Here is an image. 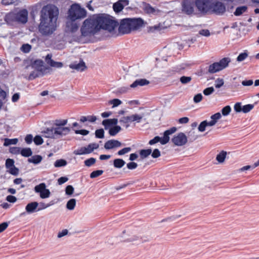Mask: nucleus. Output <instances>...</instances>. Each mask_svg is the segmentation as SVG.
<instances>
[{"mask_svg": "<svg viewBox=\"0 0 259 259\" xmlns=\"http://www.w3.org/2000/svg\"><path fill=\"white\" fill-rule=\"evenodd\" d=\"M247 10V7L246 6H242L237 7L235 11L234 12V15L236 16H239L244 13L246 12Z\"/></svg>", "mask_w": 259, "mask_h": 259, "instance_id": "nucleus-25", "label": "nucleus"}, {"mask_svg": "<svg viewBox=\"0 0 259 259\" xmlns=\"http://www.w3.org/2000/svg\"><path fill=\"white\" fill-rule=\"evenodd\" d=\"M161 138L159 137V136H156L154 138V139L151 140L149 142V144L152 145H154L158 142L161 143Z\"/></svg>", "mask_w": 259, "mask_h": 259, "instance_id": "nucleus-59", "label": "nucleus"}, {"mask_svg": "<svg viewBox=\"0 0 259 259\" xmlns=\"http://www.w3.org/2000/svg\"><path fill=\"white\" fill-rule=\"evenodd\" d=\"M206 126V120H204L200 123V124L198 126V129L199 132H203L205 130V128Z\"/></svg>", "mask_w": 259, "mask_h": 259, "instance_id": "nucleus-54", "label": "nucleus"}, {"mask_svg": "<svg viewBox=\"0 0 259 259\" xmlns=\"http://www.w3.org/2000/svg\"><path fill=\"white\" fill-rule=\"evenodd\" d=\"M248 56V54L246 52H244L240 54L237 58V61L241 62L244 60Z\"/></svg>", "mask_w": 259, "mask_h": 259, "instance_id": "nucleus-49", "label": "nucleus"}, {"mask_svg": "<svg viewBox=\"0 0 259 259\" xmlns=\"http://www.w3.org/2000/svg\"><path fill=\"white\" fill-rule=\"evenodd\" d=\"M39 204L36 201L29 203L25 207V209L28 213H32L37 211V208Z\"/></svg>", "mask_w": 259, "mask_h": 259, "instance_id": "nucleus-20", "label": "nucleus"}, {"mask_svg": "<svg viewBox=\"0 0 259 259\" xmlns=\"http://www.w3.org/2000/svg\"><path fill=\"white\" fill-rule=\"evenodd\" d=\"M121 130V128L120 126L116 125L109 128V134L111 136H114L117 134Z\"/></svg>", "mask_w": 259, "mask_h": 259, "instance_id": "nucleus-29", "label": "nucleus"}, {"mask_svg": "<svg viewBox=\"0 0 259 259\" xmlns=\"http://www.w3.org/2000/svg\"><path fill=\"white\" fill-rule=\"evenodd\" d=\"M67 161L63 159L57 160L54 163V166L56 167H59L61 166H64L67 164Z\"/></svg>", "mask_w": 259, "mask_h": 259, "instance_id": "nucleus-36", "label": "nucleus"}, {"mask_svg": "<svg viewBox=\"0 0 259 259\" xmlns=\"http://www.w3.org/2000/svg\"><path fill=\"white\" fill-rule=\"evenodd\" d=\"M46 189V185L45 183H42L40 184L36 185L34 187V191L36 193H41L45 189Z\"/></svg>", "mask_w": 259, "mask_h": 259, "instance_id": "nucleus-35", "label": "nucleus"}, {"mask_svg": "<svg viewBox=\"0 0 259 259\" xmlns=\"http://www.w3.org/2000/svg\"><path fill=\"white\" fill-rule=\"evenodd\" d=\"M103 170H97L93 171L91 174H90V178H97L101 175H102L103 173Z\"/></svg>", "mask_w": 259, "mask_h": 259, "instance_id": "nucleus-43", "label": "nucleus"}, {"mask_svg": "<svg viewBox=\"0 0 259 259\" xmlns=\"http://www.w3.org/2000/svg\"><path fill=\"white\" fill-rule=\"evenodd\" d=\"M132 117L133 119V122L136 121L137 122H140L143 117V115L142 114H132Z\"/></svg>", "mask_w": 259, "mask_h": 259, "instance_id": "nucleus-47", "label": "nucleus"}, {"mask_svg": "<svg viewBox=\"0 0 259 259\" xmlns=\"http://www.w3.org/2000/svg\"><path fill=\"white\" fill-rule=\"evenodd\" d=\"M175 145L181 146L187 142V138L183 133H180L175 136L171 140Z\"/></svg>", "mask_w": 259, "mask_h": 259, "instance_id": "nucleus-13", "label": "nucleus"}, {"mask_svg": "<svg viewBox=\"0 0 259 259\" xmlns=\"http://www.w3.org/2000/svg\"><path fill=\"white\" fill-rule=\"evenodd\" d=\"M42 157L40 155H36L32 156L30 158L28 159L30 163H33L35 164L39 163L42 160Z\"/></svg>", "mask_w": 259, "mask_h": 259, "instance_id": "nucleus-26", "label": "nucleus"}, {"mask_svg": "<svg viewBox=\"0 0 259 259\" xmlns=\"http://www.w3.org/2000/svg\"><path fill=\"white\" fill-rule=\"evenodd\" d=\"M121 143L118 140H110L107 141L104 144V148L107 150L118 148L121 146Z\"/></svg>", "mask_w": 259, "mask_h": 259, "instance_id": "nucleus-17", "label": "nucleus"}, {"mask_svg": "<svg viewBox=\"0 0 259 259\" xmlns=\"http://www.w3.org/2000/svg\"><path fill=\"white\" fill-rule=\"evenodd\" d=\"M231 111V108L230 106H226L224 107L222 110V114L224 116H227L230 114Z\"/></svg>", "mask_w": 259, "mask_h": 259, "instance_id": "nucleus-50", "label": "nucleus"}, {"mask_svg": "<svg viewBox=\"0 0 259 259\" xmlns=\"http://www.w3.org/2000/svg\"><path fill=\"white\" fill-rule=\"evenodd\" d=\"M234 110L237 112H243V106H241L240 103H237L234 105Z\"/></svg>", "mask_w": 259, "mask_h": 259, "instance_id": "nucleus-64", "label": "nucleus"}, {"mask_svg": "<svg viewBox=\"0 0 259 259\" xmlns=\"http://www.w3.org/2000/svg\"><path fill=\"white\" fill-rule=\"evenodd\" d=\"M95 136L97 138L103 139L104 138V131L103 128L97 130L95 132Z\"/></svg>", "mask_w": 259, "mask_h": 259, "instance_id": "nucleus-42", "label": "nucleus"}, {"mask_svg": "<svg viewBox=\"0 0 259 259\" xmlns=\"http://www.w3.org/2000/svg\"><path fill=\"white\" fill-rule=\"evenodd\" d=\"M145 11L149 14H152L155 12V9L150 5L147 4L145 7Z\"/></svg>", "mask_w": 259, "mask_h": 259, "instance_id": "nucleus-61", "label": "nucleus"}, {"mask_svg": "<svg viewBox=\"0 0 259 259\" xmlns=\"http://www.w3.org/2000/svg\"><path fill=\"white\" fill-rule=\"evenodd\" d=\"M96 16L100 29L102 28L111 32L118 25V22L112 20L109 15L101 14Z\"/></svg>", "mask_w": 259, "mask_h": 259, "instance_id": "nucleus-6", "label": "nucleus"}, {"mask_svg": "<svg viewBox=\"0 0 259 259\" xmlns=\"http://www.w3.org/2000/svg\"><path fill=\"white\" fill-rule=\"evenodd\" d=\"M31 49V46L29 44H24L21 48V50L24 53H28Z\"/></svg>", "mask_w": 259, "mask_h": 259, "instance_id": "nucleus-52", "label": "nucleus"}, {"mask_svg": "<svg viewBox=\"0 0 259 259\" xmlns=\"http://www.w3.org/2000/svg\"><path fill=\"white\" fill-rule=\"evenodd\" d=\"M33 141L36 145H41L44 142L43 139L39 136H36L33 139Z\"/></svg>", "mask_w": 259, "mask_h": 259, "instance_id": "nucleus-51", "label": "nucleus"}, {"mask_svg": "<svg viewBox=\"0 0 259 259\" xmlns=\"http://www.w3.org/2000/svg\"><path fill=\"white\" fill-rule=\"evenodd\" d=\"M192 80V77L191 76H183L180 77V81L182 84H187L189 83Z\"/></svg>", "mask_w": 259, "mask_h": 259, "instance_id": "nucleus-41", "label": "nucleus"}, {"mask_svg": "<svg viewBox=\"0 0 259 259\" xmlns=\"http://www.w3.org/2000/svg\"><path fill=\"white\" fill-rule=\"evenodd\" d=\"M227 152L222 151L219 154L217 155L216 159L219 163H223L226 157Z\"/></svg>", "mask_w": 259, "mask_h": 259, "instance_id": "nucleus-31", "label": "nucleus"}, {"mask_svg": "<svg viewBox=\"0 0 259 259\" xmlns=\"http://www.w3.org/2000/svg\"><path fill=\"white\" fill-rule=\"evenodd\" d=\"M199 34L208 37L210 35V33L208 29H201L199 31Z\"/></svg>", "mask_w": 259, "mask_h": 259, "instance_id": "nucleus-63", "label": "nucleus"}, {"mask_svg": "<svg viewBox=\"0 0 259 259\" xmlns=\"http://www.w3.org/2000/svg\"><path fill=\"white\" fill-rule=\"evenodd\" d=\"M144 21L141 18H125L121 20L118 28L119 33L121 34L130 33L132 31L136 30L142 27Z\"/></svg>", "mask_w": 259, "mask_h": 259, "instance_id": "nucleus-2", "label": "nucleus"}, {"mask_svg": "<svg viewBox=\"0 0 259 259\" xmlns=\"http://www.w3.org/2000/svg\"><path fill=\"white\" fill-rule=\"evenodd\" d=\"M97 16H93L85 19L80 28V32L83 36H88L95 34L100 30V26Z\"/></svg>", "mask_w": 259, "mask_h": 259, "instance_id": "nucleus-3", "label": "nucleus"}, {"mask_svg": "<svg viewBox=\"0 0 259 259\" xmlns=\"http://www.w3.org/2000/svg\"><path fill=\"white\" fill-rule=\"evenodd\" d=\"M254 107L253 104H247L243 106V112L246 113L251 111Z\"/></svg>", "mask_w": 259, "mask_h": 259, "instance_id": "nucleus-44", "label": "nucleus"}, {"mask_svg": "<svg viewBox=\"0 0 259 259\" xmlns=\"http://www.w3.org/2000/svg\"><path fill=\"white\" fill-rule=\"evenodd\" d=\"M59 11L57 7L53 5H47L40 11V21L56 23Z\"/></svg>", "mask_w": 259, "mask_h": 259, "instance_id": "nucleus-4", "label": "nucleus"}, {"mask_svg": "<svg viewBox=\"0 0 259 259\" xmlns=\"http://www.w3.org/2000/svg\"><path fill=\"white\" fill-rule=\"evenodd\" d=\"M51 54H48L46 57V61L48 64L52 67L60 68L63 67V63L60 62H56L52 60Z\"/></svg>", "mask_w": 259, "mask_h": 259, "instance_id": "nucleus-18", "label": "nucleus"}, {"mask_svg": "<svg viewBox=\"0 0 259 259\" xmlns=\"http://www.w3.org/2000/svg\"><path fill=\"white\" fill-rule=\"evenodd\" d=\"M74 192V188L71 185H68L66 187L65 193L68 195H71Z\"/></svg>", "mask_w": 259, "mask_h": 259, "instance_id": "nucleus-53", "label": "nucleus"}, {"mask_svg": "<svg viewBox=\"0 0 259 259\" xmlns=\"http://www.w3.org/2000/svg\"><path fill=\"white\" fill-rule=\"evenodd\" d=\"M67 122V119H57L51 128H47L42 133L46 138L60 139L68 135L71 131L70 127L65 126Z\"/></svg>", "mask_w": 259, "mask_h": 259, "instance_id": "nucleus-1", "label": "nucleus"}, {"mask_svg": "<svg viewBox=\"0 0 259 259\" xmlns=\"http://www.w3.org/2000/svg\"><path fill=\"white\" fill-rule=\"evenodd\" d=\"M211 8L213 12L218 15H223L226 11V6L221 2H217L213 5L211 4Z\"/></svg>", "mask_w": 259, "mask_h": 259, "instance_id": "nucleus-14", "label": "nucleus"}, {"mask_svg": "<svg viewBox=\"0 0 259 259\" xmlns=\"http://www.w3.org/2000/svg\"><path fill=\"white\" fill-rule=\"evenodd\" d=\"M99 148V145L96 143H91L87 147H82L74 151L75 155H83L92 153L95 149Z\"/></svg>", "mask_w": 259, "mask_h": 259, "instance_id": "nucleus-12", "label": "nucleus"}, {"mask_svg": "<svg viewBox=\"0 0 259 259\" xmlns=\"http://www.w3.org/2000/svg\"><path fill=\"white\" fill-rule=\"evenodd\" d=\"M78 27L79 24L76 21L68 20L66 22V29L68 32H75L78 30Z\"/></svg>", "mask_w": 259, "mask_h": 259, "instance_id": "nucleus-16", "label": "nucleus"}, {"mask_svg": "<svg viewBox=\"0 0 259 259\" xmlns=\"http://www.w3.org/2000/svg\"><path fill=\"white\" fill-rule=\"evenodd\" d=\"M258 166H259V159L256 162H255L252 166H250V165L244 166L241 167L240 169H239V171H244V170H247L249 169L250 168H254L255 167H256Z\"/></svg>", "mask_w": 259, "mask_h": 259, "instance_id": "nucleus-37", "label": "nucleus"}, {"mask_svg": "<svg viewBox=\"0 0 259 259\" xmlns=\"http://www.w3.org/2000/svg\"><path fill=\"white\" fill-rule=\"evenodd\" d=\"M69 67L77 71H83L87 68L85 63L82 60L80 61L78 63L74 62L70 64Z\"/></svg>", "mask_w": 259, "mask_h": 259, "instance_id": "nucleus-19", "label": "nucleus"}, {"mask_svg": "<svg viewBox=\"0 0 259 259\" xmlns=\"http://www.w3.org/2000/svg\"><path fill=\"white\" fill-rule=\"evenodd\" d=\"M97 119L96 116L94 115L82 116L80 117L79 121L82 123H84L87 121L94 122L97 120Z\"/></svg>", "mask_w": 259, "mask_h": 259, "instance_id": "nucleus-23", "label": "nucleus"}, {"mask_svg": "<svg viewBox=\"0 0 259 259\" xmlns=\"http://www.w3.org/2000/svg\"><path fill=\"white\" fill-rule=\"evenodd\" d=\"M126 166L128 169L133 170L136 169L137 167L138 164L137 163L132 161L128 163L126 165Z\"/></svg>", "mask_w": 259, "mask_h": 259, "instance_id": "nucleus-62", "label": "nucleus"}, {"mask_svg": "<svg viewBox=\"0 0 259 259\" xmlns=\"http://www.w3.org/2000/svg\"><path fill=\"white\" fill-rule=\"evenodd\" d=\"M182 11L187 15H191L194 12V4L190 1H185L183 3Z\"/></svg>", "mask_w": 259, "mask_h": 259, "instance_id": "nucleus-15", "label": "nucleus"}, {"mask_svg": "<svg viewBox=\"0 0 259 259\" xmlns=\"http://www.w3.org/2000/svg\"><path fill=\"white\" fill-rule=\"evenodd\" d=\"M231 62V59L229 58H224L221 59L219 62V64L222 69L225 68L228 66L229 63Z\"/></svg>", "mask_w": 259, "mask_h": 259, "instance_id": "nucleus-27", "label": "nucleus"}, {"mask_svg": "<svg viewBox=\"0 0 259 259\" xmlns=\"http://www.w3.org/2000/svg\"><path fill=\"white\" fill-rule=\"evenodd\" d=\"M76 205V199L74 198L70 199L68 201L66 204V208L70 210L74 209Z\"/></svg>", "mask_w": 259, "mask_h": 259, "instance_id": "nucleus-32", "label": "nucleus"}, {"mask_svg": "<svg viewBox=\"0 0 259 259\" xmlns=\"http://www.w3.org/2000/svg\"><path fill=\"white\" fill-rule=\"evenodd\" d=\"M222 116L220 113L218 112L211 116L210 118L216 123L219 119L221 118Z\"/></svg>", "mask_w": 259, "mask_h": 259, "instance_id": "nucleus-55", "label": "nucleus"}, {"mask_svg": "<svg viewBox=\"0 0 259 259\" xmlns=\"http://www.w3.org/2000/svg\"><path fill=\"white\" fill-rule=\"evenodd\" d=\"M18 142V139L15 138V139H8V138H5L4 139V146H9L11 145H16L17 144Z\"/></svg>", "mask_w": 259, "mask_h": 259, "instance_id": "nucleus-30", "label": "nucleus"}, {"mask_svg": "<svg viewBox=\"0 0 259 259\" xmlns=\"http://www.w3.org/2000/svg\"><path fill=\"white\" fill-rule=\"evenodd\" d=\"M122 3H124L125 5L128 4V1L123 0V1H119L116 3H114L113 6V8L114 11L116 13H119L121 11L123 8L124 6L122 4Z\"/></svg>", "mask_w": 259, "mask_h": 259, "instance_id": "nucleus-22", "label": "nucleus"}, {"mask_svg": "<svg viewBox=\"0 0 259 259\" xmlns=\"http://www.w3.org/2000/svg\"><path fill=\"white\" fill-rule=\"evenodd\" d=\"M28 11L26 9L19 11L17 13H10L6 16V21H15L18 23L25 24L28 21Z\"/></svg>", "mask_w": 259, "mask_h": 259, "instance_id": "nucleus-8", "label": "nucleus"}, {"mask_svg": "<svg viewBox=\"0 0 259 259\" xmlns=\"http://www.w3.org/2000/svg\"><path fill=\"white\" fill-rule=\"evenodd\" d=\"M87 11L77 4L71 5L68 12L67 19L76 21L87 16Z\"/></svg>", "mask_w": 259, "mask_h": 259, "instance_id": "nucleus-7", "label": "nucleus"}, {"mask_svg": "<svg viewBox=\"0 0 259 259\" xmlns=\"http://www.w3.org/2000/svg\"><path fill=\"white\" fill-rule=\"evenodd\" d=\"M149 83L150 82L146 79H139L136 80L132 84H131L130 87L132 88H135L138 86L142 87L148 85Z\"/></svg>", "mask_w": 259, "mask_h": 259, "instance_id": "nucleus-21", "label": "nucleus"}, {"mask_svg": "<svg viewBox=\"0 0 259 259\" xmlns=\"http://www.w3.org/2000/svg\"><path fill=\"white\" fill-rule=\"evenodd\" d=\"M168 133L166 132V131H165L164 133V135L163 138H161V144L162 145H165L166 143H167L169 142V137Z\"/></svg>", "mask_w": 259, "mask_h": 259, "instance_id": "nucleus-39", "label": "nucleus"}, {"mask_svg": "<svg viewBox=\"0 0 259 259\" xmlns=\"http://www.w3.org/2000/svg\"><path fill=\"white\" fill-rule=\"evenodd\" d=\"M32 154V152L30 148H23L21 150V154L24 157H29Z\"/></svg>", "mask_w": 259, "mask_h": 259, "instance_id": "nucleus-34", "label": "nucleus"}, {"mask_svg": "<svg viewBox=\"0 0 259 259\" xmlns=\"http://www.w3.org/2000/svg\"><path fill=\"white\" fill-rule=\"evenodd\" d=\"M121 101L118 99H114L112 100L109 101V103L110 104H112V107H115L118 106V105L121 104Z\"/></svg>", "mask_w": 259, "mask_h": 259, "instance_id": "nucleus-45", "label": "nucleus"}, {"mask_svg": "<svg viewBox=\"0 0 259 259\" xmlns=\"http://www.w3.org/2000/svg\"><path fill=\"white\" fill-rule=\"evenodd\" d=\"M8 171L9 173H10L11 174H12L13 175L17 176L18 174L19 169L18 168H17L16 167H15L14 166L9 168Z\"/></svg>", "mask_w": 259, "mask_h": 259, "instance_id": "nucleus-60", "label": "nucleus"}, {"mask_svg": "<svg viewBox=\"0 0 259 259\" xmlns=\"http://www.w3.org/2000/svg\"><path fill=\"white\" fill-rule=\"evenodd\" d=\"M31 67L36 70L37 72L34 71L30 74L29 76L30 79H34L40 75H42V71L44 70V62L41 60H36L32 63Z\"/></svg>", "mask_w": 259, "mask_h": 259, "instance_id": "nucleus-10", "label": "nucleus"}, {"mask_svg": "<svg viewBox=\"0 0 259 259\" xmlns=\"http://www.w3.org/2000/svg\"><path fill=\"white\" fill-rule=\"evenodd\" d=\"M152 153L151 149H143L140 151V155L141 158L144 159L147 157Z\"/></svg>", "mask_w": 259, "mask_h": 259, "instance_id": "nucleus-33", "label": "nucleus"}, {"mask_svg": "<svg viewBox=\"0 0 259 259\" xmlns=\"http://www.w3.org/2000/svg\"><path fill=\"white\" fill-rule=\"evenodd\" d=\"M39 32L44 36H50L56 30V23L40 21Z\"/></svg>", "mask_w": 259, "mask_h": 259, "instance_id": "nucleus-9", "label": "nucleus"}, {"mask_svg": "<svg viewBox=\"0 0 259 259\" xmlns=\"http://www.w3.org/2000/svg\"><path fill=\"white\" fill-rule=\"evenodd\" d=\"M195 5L199 11L206 13L211 9V0H196Z\"/></svg>", "mask_w": 259, "mask_h": 259, "instance_id": "nucleus-11", "label": "nucleus"}, {"mask_svg": "<svg viewBox=\"0 0 259 259\" xmlns=\"http://www.w3.org/2000/svg\"><path fill=\"white\" fill-rule=\"evenodd\" d=\"M50 194L51 193L50 190L48 189H46L43 191L39 193V196L41 198L45 199L49 197Z\"/></svg>", "mask_w": 259, "mask_h": 259, "instance_id": "nucleus-38", "label": "nucleus"}, {"mask_svg": "<svg viewBox=\"0 0 259 259\" xmlns=\"http://www.w3.org/2000/svg\"><path fill=\"white\" fill-rule=\"evenodd\" d=\"M96 161V160L95 158H90L89 159H88L87 160H85L84 162V164L85 166H88V167H90L92 165H93L95 163Z\"/></svg>", "mask_w": 259, "mask_h": 259, "instance_id": "nucleus-40", "label": "nucleus"}, {"mask_svg": "<svg viewBox=\"0 0 259 259\" xmlns=\"http://www.w3.org/2000/svg\"><path fill=\"white\" fill-rule=\"evenodd\" d=\"M224 80L222 78H218L215 81V87L216 88H220L224 84Z\"/></svg>", "mask_w": 259, "mask_h": 259, "instance_id": "nucleus-58", "label": "nucleus"}, {"mask_svg": "<svg viewBox=\"0 0 259 259\" xmlns=\"http://www.w3.org/2000/svg\"><path fill=\"white\" fill-rule=\"evenodd\" d=\"M96 16L100 29L102 28L111 32L118 25V22L112 20L109 15L101 14Z\"/></svg>", "mask_w": 259, "mask_h": 259, "instance_id": "nucleus-5", "label": "nucleus"}, {"mask_svg": "<svg viewBox=\"0 0 259 259\" xmlns=\"http://www.w3.org/2000/svg\"><path fill=\"white\" fill-rule=\"evenodd\" d=\"M125 162L122 159L117 158L113 161L114 167L116 168H120L124 166Z\"/></svg>", "mask_w": 259, "mask_h": 259, "instance_id": "nucleus-28", "label": "nucleus"}, {"mask_svg": "<svg viewBox=\"0 0 259 259\" xmlns=\"http://www.w3.org/2000/svg\"><path fill=\"white\" fill-rule=\"evenodd\" d=\"M131 150L132 149L131 147H125L118 151L117 152V154L118 155H123L130 152L131 151Z\"/></svg>", "mask_w": 259, "mask_h": 259, "instance_id": "nucleus-48", "label": "nucleus"}, {"mask_svg": "<svg viewBox=\"0 0 259 259\" xmlns=\"http://www.w3.org/2000/svg\"><path fill=\"white\" fill-rule=\"evenodd\" d=\"M222 70L218 62H215L209 66L208 72L210 73H214Z\"/></svg>", "mask_w": 259, "mask_h": 259, "instance_id": "nucleus-24", "label": "nucleus"}, {"mask_svg": "<svg viewBox=\"0 0 259 259\" xmlns=\"http://www.w3.org/2000/svg\"><path fill=\"white\" fill-rule=\"evenodd\" d=\"M21 149L19 147H11L10 149V152L14 154H21Z\"/></svg>", "mask_w": 259, "mask_h": 259, "instance_id": "nucleus-57", "label": "nucleus"}, {"mask_svg": "<svg viewBox=\"0 0 259 259\" xmlns=\"http://www.w3.org/2000/svg\"><path fill=\"white\" fill-rule=\"evenodd\" d=\"M14 160L12 159H7L6 161V167L7 169H9L14 166Z\"/></svg>", "mask_w": 259, "mask_h": 259, "instance_id": "nucleus-46", "label": "nucleus"}, {"mask_svg": "<svg viewBox=\"0 0 259 259\" xmlns=\"http://www.w3.org/2000/svg\"><path fill=\"white\" fill-rule=\"evenodd\" d=\"M214 90L213 87H209L203 90V93L205 96H208L213 93Z\"/></svg>", "mask_w": 259, "mask_h": 259, "instance_id": "nucleus-56", "label": "nucleus"}]
</instances>
